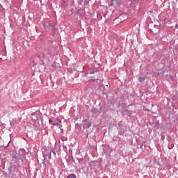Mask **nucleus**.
Here are the masks:
<instances>
[{"mask_svg":"<svg viewBox=\"0 0 178 178\" xmlns=\"http://www.w3.org/2000/svg\"><path fill=\"white\" fill-rule=\"evenodd\" d=\"M83 3H84L85 6H87V5H88V3H90V1H88V0H85L84 2H83Z\"/></svg>","mask_w":178,"mask_h":178,"instance_id":"obj_12","label":"nucleus"},{"mask_svg":"<svg viewBox=\"0 0 178 178\" xmlns=\"http://www.w3.org/2000/svg\"><path fill=\"white\" fill-rule=\"evenodd\" d=\"M94 72H97V68L95 66H93L92 68L90 69L89 73L90 74H94Z\"/></svg>","mask_w":178,"mask_h":178,"instance_id":"obj_6","label":"nucleus"},{"mask_svg":"<svg viewBox=\"0 0 178 178\" xmlns=\"http://www.w3.org/2000/svg\"><path fill=\"white\" fill-rule=\"evenodd\" d=\"M60 123H62V120H60L59 118H56V121L52 124V126H60Z\"/></svg>","mask_w":178,"mask_h":178,"instance_id":"obj_5","label":"nucleus"},{"mask_svg":"<svg viewBox=\"0 0 178 178\" xmlns=\"http://www.w3.org/2000/svg\"><path fill=\"white\" fill-rule=\"evenodd\" d=\"M67 178H77V177L74 174H70L67 177Z\"/></svg>","mask_w":178,"mask_h":178,"instance_id":"obj_9","label":"nucleus"},{"mask_svg":"<svg viewBox=\"0 0 178 178\" xmlns=\"http://www.w3.org/2000/svg\"><path fill=\"white\" fill-rule=\"evenodd\" d=\"M20 151L24 152V149H20Z\"/></svg>","mask_w":178,"mask_h":178,"instance_id":"obj_18","label":"nucleus"},{"mask_svg":"<svg viewBox=\"0 0 178 178\" xmlns=\"http://www.w3.org/2000/svg\"><path fill=\"white\" fill-rule=\"evenodd\" d=\"M102 109H105V106H102V107L100 108V110H102Z\"/></svg>","mask_w":178,"mask_h":178,"instance_id":"obj_15","label":"nucleus"},{"mask_svg":"<svg viewBox=\"0 0 178 178\" xmlns=\"http://www.w3.org/2000/svg\"><path fill=\"white\" fill-rule=\"evenodd\" d=\"M104 153L106 154V155H110L111 152H109V149L108 148H104Z\"/></svg>","mask_w":178,"mask_h":178,"instance_id":"obj_7","label":"nucleus"},{"mask_svg":"<svg viewBox=\"0 0 178 178\" xmlns=\"http://www.w3.org/2000/svg\"><path fill=\"white\" fill-rule=\"evenodd\" d=\"M177 28H178V25H177V24H176L175 29H177Z\"/></svg>","mask_w":178,"mask_h":178,"instance_id":"obj_17","label":"nucleus"},{"mask_svg":"<svg viewBox=\"0 0 178 178\" xmlns=\"http://www.w3.org/2000/svg\"><path fill=\"white\" fill-rule=\"evenodd\" d=\"M43 27H49L50 29H54V26L51 25V24H48V25L43 24Z\"/></svg>","mask_w":178,"mask_h":178,"instance_id":"obj_8","label":"nucleus"},{"mask_svg":"<svg viewBox=\"0 0 178 178\" xmlns=\"http://www.w3.org/2000/svg\"><path fill=\"white\" fill-rule=\"evenodd\" d=\"M139 81L140 83H143V81H145V77H139Z\"/></svg>","mask_w":178,"mask_h":178,"instance_id":"obj_11","label":"nucleus"},{"mask_svg":"<svg viewBox=\"0 0 178 178\" xmlns=\"http://www.w3.org/2000/svg\"><path fill=\"white\" fill-rule=\"evenodd\" d=\"M33 63H35V65L37 63H41V57L39 55L35 56L33 58Z\"/></svg>","mask_w":178,"mask_h":178,"instance_id":"obj_4","label":"nucleus"},{"mask_svg":"<svg viewBox=\"0 0 178 178\" xmlns=\"http://www.w3.org/2000/svg\"><path fill=\"white\" fill-rule=\"evenodd\" d=\"M91 112L92 113H97L98 112V110H97V108H93L91 109Z\"/></svg>","mask_w":178,"mask_h":178,"instance_id":"obj_10","label":"nucleus"},{"mask_svg":"<svg viewBox=\"0 0 178 178\" xmlns=\"http://www.w3.org/2000/svg\"><path fill=\"white\" fill-rule=\"evenodd\" d=\"M131 1H132L133 2H137V1L138 0H131Z\"/></svg>","mask_w":178,"mask_h":178,"instance_id":"obj_16","label":"nucleus"},{"mask_svg":"<svg viewBox=\"0 0 178 178\" xmlns=\"http://www.w3.org/2000/svg\"><path fill=\"white\" fill-rule=\"evenodd\" d=\"M83 122H85V124H83V127H86V129H90V127H91V122L87 120H83Z\"/></svg>","mask_w":178,"mask_h":178,"instance_id":"obj_3","label":"nucleus"},{"mask_svg":"<svg viewBox=\"0 0 178 178\" xmlns=\"http://www.w3.org/2000/svg\"><path fill=\"white\" fill-rule=\"evenodd\" d=\"M13 159H16L17 161V156L16 155L13 156Z\"/></svg>","mask_w":178,"mask_h":178,"instance_id":"obj_13","label":"nucleus"},{"mask_svg":"<svg viewBox=\"0 0 178 178\" xmlns=\"http://www.w3.org/2000/svg\"><path fill=\"white\" fill-rule=\"evenodd\" d=\"M43 160L42 163L44 165V168H47V163L45 162V161H47V158H48L49 161V159H51V158H52V154L51 153V152H49L47 154H44L43 155Z\"/></svg>","mask_w":178,"mask_h":178,"instance_id":"obj_1","label":"nucleus"},{"mask_svg":"<svg viewBox=\"0 0 178 178\" xmlns=\"http://www.w3.org/2000/svg\"><path fill=\"white\" fill-rule=\"evenodd\" d=\"M133 111L130 110H122V115L124 116H131Z\"/></svg>","mask_w":178,"mask_h":178,"instance_id":"obj_2","label":"nucleus"},{"mask_svg":"<svg viewBox=\"0 0 178 178\" xmlns=\"http://www.w3.org/2000/svg\"><path fill=\"white\" fill-rule=\"evenodd\" d=\"M54 121L52 120V119H49V123H52Z\"/></svg>","mask_w":178,"mask_h":178,"instance_id":"obj_14","label":"nucleus"}]
</instances>
